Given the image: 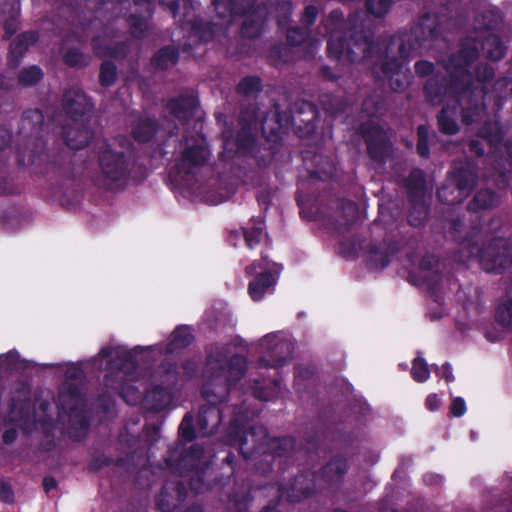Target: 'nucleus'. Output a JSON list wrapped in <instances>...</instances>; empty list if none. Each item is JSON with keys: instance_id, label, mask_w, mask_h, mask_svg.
I'll return each mask as SVG.
<instances>
[{"instance_id": "nucleus-1", "label": "nucleus", "mask_w": 512, "mask_h": 512, "mask_svg": "<svg viewBox=\"0 0 512 512\" xmlns=\"http://www.w3.org/2000/svg\"><path fill=\"white\" fill-rule=\"evenodd\" d=\"M247 371V359L241 354L227 357L225 351L216 346L206 353L204 382L201 396L206 401L198 411L197 426L203 436L217 431L220 426L223 403L234 392L237 383Z\"/></svg>"}, {"instance_id": "nucleus-2", "label": "nucleus", "mask_w": 512, "mask_h": 512, "mask_svg": "<svg viewBox=\"0 0 512 512\" xmlns=\"http://www.w3.org/2000/svg\"><path fill=\"white\" fill-rule=\"evenodd\" d=\"M233 415L226 430L225 439L229 445L238 446L239 452L246 460L258 459L256 470L266 474L273 469L276 458H290L296 450L297 442L293 436L270 437L262 425H251L250 412L243 401L239 406L233 405Z\"/></svg>"}, {"instance_id": "nucleus-3", "label": "nucleus", "mask_w": 512, "mask_h": 512, "mask_svg": "<svg viewBox=\"0 0 512 512\" xmlns=\"http://www.w3.org/2000/svg\"><path fill=\"white\" fill-rule=\"evenodd\" d=\"M17 134V163L20 167H33L36 174L48 175L53 173L65 179L72 177V162L70 152L59 149L51 153L47 149L46 125L44 114L39 108H29L23 111Z\"/></svg>"}, {"instance_id": "nucleus-4", "label": "nucleus", "mask_w": 512, "mask_h": 512, "mask_svg": "<svg viewBox=\"0 0 512 512\" xmlns=\"http://www.w3.org/2000/svg\"><path fill=\"white\" fill-rule=\"evenodd\" d=\"M203 458V446L195 443L187 450L180 447L169 448L164 460L167 468L174 475L188 478L189 488L195 494L212 490L221 491L230 483L235 473V454L229 452L223 459L227 472L213 469Z\"/></svg>"}, {"instance_id": "nucleus-5", "label": "nucleus", "mask_w": 512, "mask_h": 512, "mask_svg": "<svg viewBox=\"0 0 512 512\" xmlns=\"http://www.w3.org/2000/svg\"><path fill=\"white\" fill-rule=\"evenodd\" d=\"M482 229L480 220L466 231L464 217L456 215L450 221L448 236L466 251L467 257L477 256L483 270L500 274L512 264V241L495 237L478 247L477 237Z\"/></svg>"}, {"instance_id": "nucleus-6", "label": "nucleus", "mask_w": 512, "mask_h": 512, "mask_svg": "<svg viewBox=\"0 0 512 512\" xmlns=\"http://www.w3.org/2000/svg\"><path fill=\"white\" fill-rule=\"evenodd\" d=\"M478 56L476 42L466 39L461 43L460 49L449 56L445 66L447 76L466 91L468 103L463 105V123L466 125L480 121L486 110L487 91L474 85L473 75L469 70Z\"/></svg>"}, {"instance_id": "nucleus-7", "label": "nucleus", "mask_w": 512, "mask_h": 512, "mask_svg": "<svg viewBox=\"0 0 512 512\" xmlns=\"http://www.w3.org/2000/svg\"><path fill=\"white\" fill-rule=\"evenodd\" d=\"M135 162L130 154L103 143L97 150L98 172L92 176L95 186L109 192L123 191L133 176Z\"/></svg>"}, {"instance_id": "nucleus-8", "label": "nucleus", "mask_w": 512, "mask_h": 512, "mask_svg": "<svg viewBox=\"0 0 512 512\" xmlns=\"http://www.w3.org/2000/svg\"><path fill=\"white\" fill-rule=\"evenodd\" d=\"M411 48L406 47L405 40L399 37H391L385 55L374 63L372 71L378 77L387 79L388 85L394 92L401 93L410 84V76L404 73L403 66L408 61Z\"/></svg>"}, {"instance_id": "nucleus-9", "label": "nucleus", "mask_w": 512, "mask_h": 512, "mask_svg": "<svg viewBox=\"0 0 512 512\" xmlns=\"http://www.w3.org/2000/svg\"><path fill=\"white\" fill-rule=\"evenodd\" d=\"M373 49V41L367 36L357 33L349 39L344 35H331L327 41V55L332 60L345 58L351 63L368 59Z\"/></svg>"}, {"instance_id": "nucleus-10", "label": "nucleus", "mask_w": 512, "mask_h": 512, "mask_svg": "<svg viewBox=\"0 0 512 512\" xmlns=\"http://www.w3.org/2000/svg\"><path fill=\"white\" fill-rule=\"evenodd\" d=\"M182 148L180 157L175 160L172 173L181 180H188L194 176V170L203 166L209 158V150L205 140L194 136L184 135L179 142Z\"/></svg>"}, {"instance_id": "nucleus-11", "label": "nucleus", "mask_w": 512, "mask_h": 512, "mask_svg": "<svg viewBox=\"0 0 512 512\" xmlns=\"http://www.w3.org/2000/svg\"><path fill=\"white\" fill-rule=\"evenodd\" d=\"M282 266L271 262L268 255L261 253V259L246 266L247 275H255L248 284V294L253 301H260L267 292H272L278 281Z\"/></svg>"}, {"instance_id": "nucleus-12", "label": "nucleus", "mask_w": 512, "mask_h": 512, "mask_svg": "<svg viewBox=\"0 0 512 512\" xmlns=\"http://www.w3.org/2000/svg\"><path fill=\"white\" fill-rule=\"evenodd\" d=\"M163 377V384L153 386L144 397L147 409L161 412L169 406L172 399V389L179 381L178 364L175 361L165 359L158 368Z\"/></svg>"}, {"instance_id": "nucleus-13", "label": "nucleus", "mask_w": 512, "mask_h": 512, "mask_svg": "<svg viewBox=\"0 0 512 512\" xmlns=\"http://www.w3.org/2000/svg\"><path fill=\"white\" fill-rule=\"evenodd\" d=\"M137 369V360L132 351L127 350L118 354L108 364L107 373L104 376V386L116 390L122 398L126 399V390L137 392L135 387L127 384V376L133 374Z\"/></svg>"}, {"instance_id": "nucleus-14", "label": "nucleus", "mask_w": 512, "mask_h": 512, "mask_svg": "<svg viewBox=\"0 0 512 512\" xmlns=\"http://www.w3.org/2000/svg\"><path fill=\"white\" fill-rule=\"evenodd\" d=\"M423 93L425 100L432 105H440L446 99L457 101L463 118V105L468 103V98L466 91L455 80L443 75L432 76L426 81Z\"/></svg>"}, {"instance_id": "nucleus-15", "label": "nucleus", "mask_w": 512, "mask_h": 512, "mask_svg": "<svg viewBox=\"0 0 512 512\" xmlns=\"http://www.w3.org/2000/svg\"><path fill=\"white\" fill-rule=\"evenodd\" d=\"M441 34L440 19L436 15L428 12L424 13L411 28L410 33L394 35L405 40L406 47L411 48V52L418 47H427L433 41L437 40Z\"/></svg>"}, {"instance_id": "nucleus-16", "label": "nucleus", "mask_w": 512, "mask_h": 512, "mask_svg": "<svg viewBox=\"0 0 512 512\" xmlns=\"http://www.w3.org/2000/svg\"><path fill=\"white\" fill-rule=\"evenodd\" d=\"M358 131L364 139L369 158L377 163H385L391 153L392 145L383 128L378 124L363 123Z\"/></svg>"}, {"instance_id": "nucleus-17", "label": "nucleus", "mask_w": 512, "mask_h": 512, "mask_svg": "<svg viewBox=\"0 0 512 512\" xmlns=\"http://www.w3.org/2000/svg\"><path fill=\"white\" fill-rule=\"evenodd\" d=\"M61 107L73 123L90 122L94 103L82 89L72 87L63 92Z\"/></svg>"}, {"instance_id": "nucleus-18", "label": "nucleus", "mask_w": 512, "mask_h": 512, "mask_svg": "<svg viewBox=\"0 0 512 512\" xmlns=\"http://www.w3.org/2000/svg\"><path fill=\"white\" fill-rule=\"evenodd\" d=\"M320 487L317 486L316 474L310 471L298 473L287 484H279V497L288 503H299L312 497Z\"/></svg>"}, {"instance_id": "nucleus-19", "label": "nucleus", "mask_w": 512, "mask_h": 512, "mask_svg": "<svg viewBox=\"0 0 512 512\" xmlns=\"http://www.w3.org/2000/svg\"><path fill=\"white\" fill-rule=\"evenodd\" d=\"M261 346L268 347L267 354L260 356L258 365L264 368L278 369L285 366L293 358L294 347L291 342L277 340L275 335H266L261 339Z\"/></svg>"}, {"instance_id": "nucleus-20", "label": "nucleus", "mask_w": 512, "mask_h": 512, "mask_svg": "<svg viewBox=\"0 0 512 512\" xmlns=\"http://www.w3.org/2000/svg\"><path fill=\"white\" fill-rule=\"evenodd\" d=\"M220 22L204 20L201 16L194 15L192 19H179L181 26L187 28L191 37L201 43H208L215 38L226 35L229 29V23L226 19H220Z\"/></svg>"}, {"instance_id": "nucleus-21", "label": "nucleus", "mask_w": 512, "mask_h": 512, "mask_svg": "<svg viewBox=\"0 0 512 512\" xmlns=\"http://www.w3.org/2000/svg\"><path fill=\"white\" fill-rule=\"evenodd\" d=\"M350 468L349 461L342 455H334L318 471L316 478L322 482L320 489L338 490Z\"/></svg>"}, {"instance_id": "nucleus-22", "label": "nucleus", "mask_w": 512, "mask_h": 512, "mask_svg": "<svg viewBox=\"0 0 512 512\" xmlns=\"http://www.w3.org/2000/svg\"><path fill=\"white\" fill-rule=\"evenodd\" d=\"M268 14L269 8L267 5L258 4L244 14H231L230 16L219 18H227V23H229L230 26L235 16H244L245 18L240 28L241 37L245 39H256L262 33Z\"/></svg>"}, {"instance_id": "nucleus-23", "label": "nucleus", "mask_w": 512, "mask_h": 512, "mask_svg": "<svg viewBox=\"0 0 512 512\" xmlns=\"http://www.w3.org/2000/svg\"><path fill=\"white\" fill-rule=\"evenodd\" d=\"M447 176L469 195L478 181V166L473 160L454 161Z\"/></svg>"}, {"instance_id": "nucleus-24", "label": "nucleus", "mask_w": 512, "mask_h": 512, "mask_svg": "<svg viewBox=\"0 0 512 512\" xmlns=\"http://www.w3.org/2000/svg\"><path fill=\"white\" fill-rule=\"evenodd\" d=\"M319 117L317 106L311 101H300L295 104L292 123L298 129L300 136L314 134Z\"/></svg>"}, {"instance_id": "nucleus-25", "label": "nucleus", "mask_w": 512, "mask_h": 512, "mask_svg": "<svg viewBox=\"0 0 512 512\" xmlns=\"http://www.w3.org/2000/svg\"><path fill=\"white\" fill-rule=\"evenodd\" d=\"M61 134L66 147L70 150L86 148L94 137V131L89 127V122L63 126Z\"/></svg>"}, {"instance_id": "nucleus-26", "label": "nucleus", "mask_w": 512, "mask_h": 512, "mask_svg": "<svg viewBox=\"0 0 512 512\" xmlns=\"http://www.w3.org/2000/svg\"><path fill=\"white\" fill-rule=\"evenodd\" d=\"M38 39V32L33 30L24 31L13 39L7 54V66L10 69L18 68L29 47L36 43Z\"/></svg>"}, {"instance_id": "nucleus-27", "label": "nucleus", "mask_w": 512, "mask_h": 512, "mask_svg": "<svg viewBox=\"0 0 512 512\" xmlns=\"http://www.w3.org/2000/svg\"><path fill=\"white\" fill-rule=\"evenodd\" d=\"M30 387L26 383H19L12 392L9 405V417L12 421L26 419L31 410Z\"/></svg>"}, {"instance_id": "nucleus-28", "label": "nucleus", "mask_w": 512, "mask_h": 512, "mask_svg": "<svg viewBox=\"0 0 512 512\" xmlns=\"http://www.w3.org/2000/svg\"><path fill=\"white\" fill-rule=\"evenodd\" d=\"M160 131V123L154 116L140 115L131 123V136L139 144L151 142Z\"/></svg>"}, {"instance_id": "nucleus-29", "label": "nucleus", "mask_w": 512, "mask_h": 512, "mask_svg": "<svg viewBox=\"0 0 512 512\" xmlns=\"http://www.w3.org/2000/svg\"><path fill=\"white\" fill-rule=\"evenodd\" d=\"M262 135L264 137V142L261 144L264 154L256 153L254 158L256 159L257 165L259 167H267L271 164L275 156L280 152L282 148V137L280 135L279 129H272L270 134L266 136V128L262 126Z\"/></svg>"}, {"instance_id": "nucleus-30", "label": "nucleus", "mask_w": 512, "mask_h": 512, "mask_svg": "<svg viewBox=\"0 0 512 512\" xmlns=\"http://www.w3.org/2000/svg\"><path fill=\"white\" fill-rule=\"evenodd\" d=\"M246 112H241L240 122L242 123L241 128L236 133L235 144L239 152L251 153L256 145V137L252 132V126L257 124V118L255 113L246 119Z\"/></svg>"}, {"instance_id": "nucleus-31", "label": "nucleus", "mask_w": 512, "mask_h": 512, "mask_svg": "<svg viewBox=\"0 0 512 512\" xmlns=\"http://www.w3.org/2000/svg\"><path fill=\"white\" fill-rule=\"evenodd\" d=\"M197 107V97L188 94L170 98L165 104L169 114L178 120H188Z\"/></svg>"}, {"instance_id": "nucleus-32", "label": "nucleus", "mask_w": 512, "mask_h": 512, "mask_svg": "<svg viewBox=\"0 0 512 512\" xmlns=\"http://www.w3.org/2000/svg\"><path fill=\"white\" fill-rule=\"evenodd\" d=\"M403 186L409 202L422 201L425 199L427 189L425 172L420 168H413L404 179Z\"/></svg>"}, {"instance_id": "nucleus-33", "label": "nucleus", "mask_w": 512, "mask_h": 512, "mask_svg": "<svg viewBox=\"0 0 512 512\" xmlns=\"http://www.w3.org/2000/svg\"><path fill=\"white\" fill-rule=\"evenodd\" d=\"M67 426V436L74 442L84 440L88 434L90 422L83 410L71 409Z\"/></svg>"}, {"instance_id": "nucleus-34", "label": "nucleus", "mask_w": 512, "mask_h": 512, "mask_svg": "<svg viewBox=\"0 0 512 512\" xmlns=\"http://www.w3.org/2000/svg\"><path fill=\"white\" fill-rule=\"evenodd\" d=\"M83 394L76 382L64 381L58 392V408L62 412L77 409L76 404L83 401Z\"/></svg>"}, {"instance_id": "nucleus-35", "label": "nucleus", "mask_w": 512, "mask_h": 512, "mask_svg": "<svg viewBox=\"0 0 512 512\" xmlns=\"http://www.w3.org/2000/svg\"><path fill=\"white\" fill-rule=\"evenodd\" d=\"M500 202L501 197L496 191L490 188H483L476 191L467 204V210L472 213L491 210L499 206Z\"/></svg>"}, {"instance_id": "nucleus-36", "label": "nucleus", "mask_w": 512, "mask_h": 512, "mask_svg": "<svg viewBox=\"0 0 512 512\" xmlns=\"http://www.w3.org/2000/svg\"><path fill=\"white\" fill-rule=\"evenodd\" d=\"M91 46L97 57H109L115 60H123L129 53V44L126 41L116 42L113 45H102L99 37H93Z\"/></svg>"}, {"instance_id": "nucleus-37", "label": "nucleus", "mask_w": 512, "mask_h": 512, "mask_svg": "<svg viewBox=\"0 0 512 512\" xmlns=\"http://www.w3.org/2000/svg\"><path fill=\"white\" fill-rule=\"evenodd\" d=\"M212 4L218 17L244 14L257 5L256 0H212Z\"/></svg>"}, {"instance_id": "nucleus-38", "label": "nucleus", "mask_w": 512, "mask_h": 512, "mask_svg": "<svg viewBox=\"0 0 512 512\" xmlns=\"http://www.w3.org/2000/svg\"><path fill=\"white\" fill-rule=\"evenodd\" d=\"M358 206L352 200H343L340 203V220L334 224V229L338 234L348 233L358 219Z\"/></svg>"}, {"instance_id": "nucleus-39", "label": "nucleus", "mask_w": 512, "mask_h": 512, "mask_svg": "<svg viewBox=\"0 0 512 512\" xmlns=\"http://www.w3.org/2000/svg\"><path fill=\"white\" fill-rule=\"evenodd\" d=\"M21 5L20 0H5L2 12L7 15L3 28L5 40L10 39L19 29L18 18L20 16Z\"/></svg>"}, {"instance_id": "nucleus-40", "label": "nucleus", "mask_w": 512, "mask_h": 512, "mask_svg": "<svg viewBox=\"0 0 512 512\" xmlns=\"http://www.w3.org/2000/svg\"><path fill=\"white\" fill-rule=\"evenodd\" d=\"M437 199L445 205H455L461 203L467 196L464 190H460L458 185L446 176L445 181L437 189Z\"/></svg>"}, {"instance_id": "nucleus-41", "label": "nucleus", "mask_w": 512, "mask_h": 512, "mask_svg": "<svg viewBox=\"0 0 512 512\" xmlns=\"http://www.w3.org/2000/svg\"><path fill=\"white\" fill-rule=\"evenodd\" d=\"M396 251L393 244H372L369 249V263L374 268L384 269L390 264L391 257Z\"/></svg>"}, {"instance_id": "nucleus-42", "label": "nucleus", "mask_w": 512, "mask_h": 512, "mask_svg": "<svg viewBox=\"0 0 512 512\" xmlns=\"http://www.w3.org/2000/svg\"><path fill=\"white\" fill-rule=\"evenodd\" d=\"M179 49L172 45H165L158 49L151 58V65L160 71H166L179 61Z\"/></svg>"}, {"instance_id": "nucleus-43", "label": "nucleus", "mask_w": 512, "mask_h": 512, "mask_svg": "<svg viewBox=\"0 0 512 512\" xmlns=\"http://www.w3.org/2000/svg\"><path fill=\"white\" fill-rule=\"evenodd\" d=\"M194 341L192 328L188 325H179L171 333L170 340L166 346L168 353L189 347Z\"/></svg>"}, {"instance_id": "nucleus-44", "label": "nucleus", "mask_w": 512, "mask_h": 512, "mask_svg": "<svg viewBox=\"0 0 512 512\" xmlns=\"http://www.w3.org/2000/svg\"><path fill=\"white\" fill-rule=\"evenodd\" d=\"M438 129L442 134L455 135L459 132L460 127L457 122V107H443L437 115Z\"/></svg>"}, {"instance_id": "nucleus-45", "label": "nucleus", "mask_w": 512, "mask_h": 512, "mask_svg": "<svg viewBox=\"0 0 512 512\" xmlns=\"http://www.w3.org/2000/svg\"><path fill=\"white\" fill-rule=\"evenodd\" d=\"M481 48L484 55L492 61H500L505 56L507 50L502 39L493 33H489L483 38Z\"/></svg>"}, {"instance_id": "nucleus-46", "label": "nucleus", "mask_w": 512, "mask_h": 512, "mask_svg": "<svg viewBox=\"0 0 512 512\" xmlns=\"http://www.w3.org/2000/svg\"><path fill=\"white\" fill-rule=\"evenodd\" d=\"M251 227H243V236L245 244L249 249H254L262 240L263 236L268 238V234L264 232L265 221L261 217L251 218Z\"/></svg>"}, {"instance_id": "nucleus-47", "label": "nucleus", "mask_w": 512, "mask_h": 512, "mask_svg": "<svg viewBox=\"0 0 512 512\" xmlns=\"http://www.w3.org/2000/svg\"><path fill=\"white\" fill-rule=\"evenodd\" d=\"M477 136L486 141L491 148L499 147L504 140V132L497 122L486 121L479 129Z\"/></svg>"}, {"instance_id": "nucleus-48", "label": "nucleus", "mask_w": 512, "mask_h": 512, "mask_svg": "<svg viewBox=\"0 0 512 512\" xmlns=\"http://www.w3.org/2000/svg\"><path fill=\"white\" fill-rule=\"evenodd\" d=\"M44 78V72L38 65L22 68L17 75V84L22 88L37 86Z\"/></svg>"}, {"instance_id": "nucleus-49", "label": "nucleus", "mask_w": 512, "mask_h": 512, "mask_svg": "<svg viewBox=\"0 0 512 512\" xmlns=\"http://www.w3.org/2000/svg\"><path fill=\"white\" fill-rule=\"evenodd\" d=\"M362 112L371 118L383 116L387 110L385 99L378 94H371L364 98L361 105Z\"/></svg>"}, {"instance_id": "nucleus-50", "label": "nucleus", "mask_w": 512, "mask_h": 512, "mask_svg": "<svg viewBox=\"0 0 512 512\" xmlns=\"http://www.w3.org/2000/svg\"><path fill=\"white\" fill-rule=\"evenodd\" d=\"M320 101L324 110L333 116L344 113L349 106V102L346 98L332 93L322 94Z\"/></svg>"}, {"instance_id": "nucleus-51", "label": "nucleus", "mask_w": 512, "mask_h": 512, "mask_svg": "<svg viewBox=\"0 0 512 512\" xmlns=\"http://www.w3.org/2000/svg\"><path fill=\"white\" fill-rule=\"evenodd\" d=\"M63 62L71 68H85L90 63V56L84 54L81 49L77 47H69L63 53Z\"/></svg>"}, {"instance_id": "nucleus-52", "label": "nucleus", "mask_w": 512, "mask_h": 512, "mask_svg": "<svg viewBox=\"0 0 512 512\" xmlns=\"http://www.w3.org/2000/svg\"><path fill=\"white\" fill-rule=\"evenodd\" d=\"M414 275L412 273L409 274V278L413 283H421L427 287L429 292L431 293V296L434 298L435 302H438L437 300V291L439 290L440 283L442 280V274L438 271H430L425 272L424 275H422L419 279L414 280Z\"/></svg>"}, {"instance_id": "nucleus-53", "label": "nucleus", "mask_w": 512, "mask_h": 512, "mask_svg": "<svg viewBox=\"0 0 512 512\" xmlns=\"http://www.w3.org/2000/svg\"><path fill=\"white\" fill-rule=\"evenodd\" d=\"M342 238L339 241V253L346 258H355L358 254L363 239L358 234H353L350 238H346L344 234H340Z\"/></svg>"}, {"instance_id": "nucleus-54", "label": "nucleus", "mask_w": 512, "mask_h": 512, "mask_svg": "<svg viewBox=\"0 0 512 512\" xmlns=\"http://www.w3.org/2000/svg\"><path fill=\"white\" fill-rule=\"evenodd\" d=\"M181 4L183 5V14L179 19L189 17L192 10H194L192 0H159V5L168 10L174 18H177L180 13Z\"/></svg>"}, {"instance_id": "nucleus-55", "label": "nucleus", "mask_w": 512, "mask_h": 512, "mask_svg": "<svg viewBox=\"0 0 512 512\" xmlns=\"http://www.w3.org/2000/svg\"><path fill=\"white\" fill-rule=\"evenodd\" d=\"M118 79L117 67L114 62L105 60L99 67V84L104 88L113 86Z\"/></svg>"}, {"instance_id": "nucleus-56", "label": "nucleus", "mask_w": 512, "mask_h": 512, "mask_svg": "<svg viewBox=\"0 0 512 512\" xmlns=\"http://www.w3.org/2000/svg\"><path fill=\"white\" fill-rule=\"evenodd\" d=\"M263 89L262 80L258 76H245L236 86V92L240 95L250 96L261 92Z\"/></svg>"}, {"instance_id": "nucleus-57", "label": "nucleus", "mask_w": 512, "mask_h": 512, "mask_svg": "<svg viewBox=\"0 0 512 512\" xmlns=\"http://www.w3.org/2000/svg\"><path fill=\"white\" fill-rule=\"evenodd\" d=\"M129 26V33L134 39L140 40L145 37L147 32V23L143 16L137 14H130L127 19Z\"/></svg>"}, {"instance_id": "nucleus-58", "label": "nucleus", "mask_w": 512, "mask_h": 512, "mask_svg": "<svg viewBox=\"0 0 512 512\" xmlns=\"http://www.w3.org/2000/svg\"><path fill=\"white\" fill-rule=\"evenodd\" d=\"M393 3L394 0H365V8L370 15L383 18L389 13Z\"/></svg>"}, {"instance_id": "nucleus-59", "label": "nucleus", "mask_w": 512, "mask_h": 512, "mask_svg": "<svg viewBox=\"0 0 512 512\" xmlns=\"http://www.w3.org/2000/svg\"><path fill=\"white\" fill-rule=\"evenodd\" d=\"M411 209L409 211V223L411 226H421L427 218L428 209L425 205V199L419 202H409Z\"/></svg>"}, {"instance_id": "nucleus-60", "label": "nucleus", "mask_w": 512, "mask_h": 512, "mask_svg": "<svg viewBox=\"0 0 512 512\" xmlns=\"http://www.w3.org/2000/svg\"><path fill=\"white\" fill-rule=\"evenodd\" d=\"M417 144L416 152L422 158H429L430 147H429V129L426 125H419L417 127Z\"/></svg>"}, {"instance_id": "nucleus-61", "label": "nucleus", "mask_w": 512, "mask_h": 512, "mask_svg": "<svg viewBox=\"0 0 512 512\" xmlns=\"http://www.w3.org/2000/svg\"><path fill=\"white\" fill-rule=\"evenodd\" d=\"M411 376L418 383H423L429 379L430 370L425 359L417 357L413 360Z\"/></svg>"}, {"instance_id": "nucleus-62", "label": "nucleus", "mask_w": 512, "mask_h": 512, "mask_svg": "<svg viewBox=\"0 0 512 512\" xmlns=\"http://www.w3.org/2000/svg\"><path fill=\"white\" fill-rule=\"evenodd\" d=\"M178 433L179 437L186 443L192 442L196 438L194 419L190 413H186L183 417L179 425Z\"/></svg>"}, {"instance_id": "nucleus-63", "label": "nucleus", "mask_w": 512, "mask_h": 512, "mask_svg": "<svg viewBox=\"0 0 512 512\" xmlns=\"http://www.w3.org/2000/svg\"><path fill=\"white\" fill-rule=\"evenodd\" d=\"M310 31L303 27H290L286 33V41L288 45L296 47L300 46L308 39Z\"/></svg>"}, {"instance_id": "nucleus-64", "label": "nucleus", "mask_w": 512, "mask_h": 512, "mask_svg": "<svg viewBox=\"0 0 512 512\" xmlns=\"http://www.w3.org/2000/svg\"><path fill=\"white\" fill-rule=\"evenodd\" d=\"M495 319L503 327H512V298L497 307Z\"/></svg>"}]
</instances>
